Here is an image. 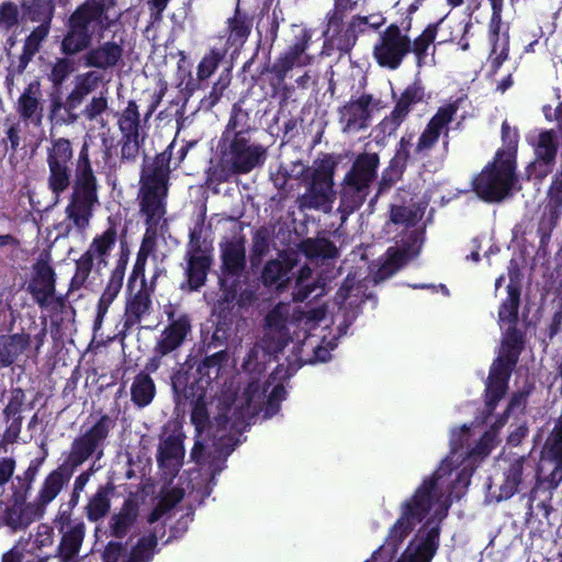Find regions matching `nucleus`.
Segmentation results:
<instances>
[{
	"mask_svg": "<svg viewBox=\"0 0 562 562\" xmlns=\"http://www.w3.org/2000/svg\"><path fill=\"white\" fill-rule=\"evenodd\" d=\"M99 469H100V467H94V464H91V467L88 470L81 472L75 479V482L72 485V493H71V496H70V499L68 503L69 507L72 508L79 503L80 495L85 491L86 485L90 481L93 473L97 472Z\"/></svg>",
	"mask_w": 562,
	"mask_h": 562,
	"instance_id": "60",
	"label": "nucleus"
},
{
	"mask_svg": "<svg viewBox=\"0 0 562 562\" xmlns=\"http://www.w3.org/2000/svg\"><path fill=\"white\" fill-rule=\"evenodd\" d=\"M76 109L68 108V103L63 102L59 98L52 101L50 104V120L57 125H70L78 121L79 115L75 112Z\"/></svg>",
	"mask_w": 562,
	"mask_h": 562,
	"instance_id": "55",
	"label": "nucleus"
},
{
	"mask_svg": "<svg viewBox=\"0 0 562 562\" xmlns=\"http://www.w3.org/2000/svg\"><path fill=\"white\" fill-rule=\"evenodd\" d=\"M26 407L27 405L25 404V394L23 390H12L9 403L3 411L8 423L4 439L8 442H14L19 438L23 419L22 413Z\"/></svg>",
	"mask_w": 562,
	"mask_h": 562,
	"instance_id": "32",
	"label": "nucleus"
},
{
	"mask_svg": "<svg viewBox=\"0 0 562 562\" xmlns=\"http://www.w3.org/2000/svg\"><path fill=\"white\" fill-rule=\"evenodd\" d=\"M296 308L288 303H279L266 317L265 335L261 342L256 344L244 361L248 371L258 370L268 356L281 351L290 339L289 326L296 319Z\"/></svg>",
	"mask_w": 562,
	"mask_h": 562,
	"instance_id": "9",
	"label": "nucleus"
},
{
	"mask_svg": "<svg viewBox=\"0 0 562 562\" xmlns=\"http://www.w3.org/2000/svg\"><path fill=\"white\" fill-rule=\"evenodd\" d=\"M143 140L144 137H122L121 159L127 162L135 161Z\"/></svg>",
	"mask_w": 562,
	"mask_h": 562,
	"instance_id": "62",
	"label": "nucleus"
},
{
	"mask_svg": "<svg viewBox=\"0 0 562 562\" xmlns=\"http://www.w3.org/2000/svg\"><path fill=\"white\" fill-rule=\"evenodd\" d=\"M156 394V387L148 373H138L131 386L132 401L138 407H145L151 403Z\"/></svg>",
	"mask_w": 562,
	"mask_h": 562,
	"instance_id": "45",
	"label": "nucleus"
},
{
	"mask_svg": "<svg viewBox=\"0 0 562 562\" xmlns=\"http://www.w3.org/2000/svg\"><path fill=\"white\" fill-rule=\"evenodd\" d=\"M54 3L50 0H33L26 7V16L32 22L50 24L54 16Z\"/></svg>",
	"mask_w": 562,
	"mask_h": 562,
	"instance_id": "53",
	"label": "nucleus"
},
{
	"mask_svg": "<svg viewBox=\"0 0 562 562\" xmlns=\"http://www.w3.org/2000/svg\"><path fill=\"white\" fill-rule=\"evenodd\" d=\"M110 507V488L100 486L86 506L87 517L90 521H98L108 515Z\"/></svg>",
	"mask_w": 562,
	"mask_h": 562,
	"instance_id": "47",
	"label": "nucleus"
},
{
	"mask_svg": "<svg viewBox=\"0 0 562 562\" xmlns=\"http://www.w3.org/2000/svg\"><path fill=\"white\" fill-rule=\"evenodd\" d=\"M171 385L178 404L194 401L195 397L205 393L203 385L196 380L191 368L186 364L181 366L171 376Z\"/></svg>",
	"mask_w": 562,
	"mask_h": 562,
	"instance_id": "31",
	"label": "nucleus"
},
{
	"mask_svg": "<svg viewBox=\"0 0 562 562\" xmlns=\"http://www.w3.org/2000/svg\"><path fill=\"white\" fill-rule=\"evenodd\" d=\"M411 52V38L396 24L385 29L373 47V55L382 67L396 69Z\"/></svg>",
	"mask_w": 562,
	"mask_h": 562,
	"instance_id": "20",
	"label": "nucleus"
},
{
	"mask_svg": "<svg viewBox=\"0 0 562 562\" xmlns=\"http://www.w3.org/2000/svg\"><path fill=\"white\" fill-rule=\"evenodd\" d=\"M184 434L179 427H165L158 437L156 461L162 480L171 484L183 465Z\"/></svg>",
	"mask_w": 562,
	"mask_h": 562,
	"instance_id": "17",
	"label": "nucleus"
},
{
	"mask_svg": "<svg viewBox=\"0 0 562 562\" xmlns=\"http://www.w3.org/2000/svg\"><path fill=\"white\" fill-rule=\"evenodd\" d=\"M24 350V341L20 336H0V364L3 367L13 363L15 358Z\"/></svg>",
	"mask_w": 562,
	"mask_h": 562,
	"instance_id": "52",
	"label": "nucleus"
},
{
	"mask_svg": "<svg viewBox=\"0 0 562 562\" xmlns=\"http://www.w3.org/2000/svg\"><path fill=\"white\" fill-rule=\"evenodd\" d=\"M515 363L516 358L507 356L506 358H497V360L492 364L485 389V406L487 414H491L494 411L498 401L504 396L507 390V382Z\"/></svg>",
	"mask_w": 562,
	"mask_h": 562,
	"instance_id": "23",
	"label": "nucleus"
},
{
	"mask_svg": "<svg viewBox=\"0 0 562 562\" xmlns=\"http://www.w3.org/2000/svg\"><path fill=\"white\" fill-rule=\"evenodd\" d=\"M299 249L306 257V262L297 272L292 296L294 301L303 302L312 294L315 297L322 295L326 283L339 274V269L335 265L338 248Z\"/></svg>",
	"mask_w": 562,
	"mask_h": 562,
	"instance_id": "6",
	"label": "nucleus"
},
{
	"mask_svg": "<svg viewBox=\"0 0 562 562\" xmlns=\"http://www.w3.org/2000/svg\"><path fill=\"white\" fill-rule=\"evenodd\" d=\"M100 81L101 76L97 71H88L76 78L75 87L88 95L97 89Z\"/></svg>",
	"mask_w": 562,
	"mask_h": 562,
	"instance_id": "64",
	"label": "nucleus"
},
{
	"mask_svg": "<svg viewBox=\"0 0 562 562\" xmlns=\"http://www.w3.org/2000/svg\"><path fill=\"white\" fill-rule=\"evenodd\" d=\"M114 423L109 416H102L92 427L76 437L64 464L72 472L88 460L97 465L104 454V448L110 430Z\"/></svg>",
	"mask_w": 562,
	"mask_h": 562,
	"instance_id": "13",
	"label": "nucleus"
},
{
	"mask_svg": "<svg viewBox=\"0 0 562 562\" xmlns=\"http://www.w3.org/2000/svg\"><path fill=\"white\" fill-rule=\"evenodd\" d=\"M249 114L239 104H234L231 117L222 134L220 144L231 142L235 136L249 137Z\"/></svg>",
	"mask_w": 562,
	"mask_h": 562,
	"instance_id": "43",
	"label": "nucleus"
},
{
	"mask_svg": "<svg viewBox=\"0 0 562 562\" xmlns=\"http://www.w3.org/2000/svg\"><path fill=\"white\" fill-rule=\"evenodd\" d=\"M456 112V104H448L438 110L418 138L414 150L417 157H424L428 154L437 143L442 130L452 121Z\"/></svg>",
	"mask_w": 562,
	"mask_h": 562,
	"instance_id": "25",
	"label": "nucleus"
},
{
	"mask_svg": "<svg viewBox=\"0 0 562 562\" xmlns=\"http://www.w3.org/2000/svg\"><path fill=\"white\" fill-rule=\"evenodd\" d=\"M423 99V90L418 86H409L402 93L391 115L401 124L411 111V106Z\"/></svg>",
	"mask_w": 562,
	"mask_h": 562,
	"instance_id": "51",
	"label": "nucleus"
},
{
	"mask_svg": "<svg viewBox=\"0 0 562 562\" xmlns=\"http://www.w3.org/2000/svg\"><path fill=\"white\" fill-rule=\"evenodd\" d=\"M439 533L437 526L428 525L422 540L408 546L397 562H430L438 549Z\"/></svg>",
	"mask_w": 562,
	"mask_h": 562,
	"instance_id": "27",
	"label": "nucleus"
},
{
	"mask_svg": "<svg viewBox=\"0 0 562 562\" xmlns=\"http://www.w3.org/2000/svg\"><path fill=\"white\" fill-rule=\"evenodd\" d=\"M50 254L43 250L34 265V274L27 290L41 307L48 306L55 294V273L49 266Z\"/></svg>",
	"mask_w": 562,
	"mask_h": 562,
	"instance_id": "22",
	"label": "nucleus"
},
{
	"mask_svg": "<svg viewBox=\"0 0 562 562\" xmlns=\"http://www.w3.org/2000/svg\"><path fill=\"white\" fill-rule=\"evenodd\" d=\"M519 300V293L507 292V297L503 301L498 312L501 323L515 324L518 315Z\"/></svg>",
	"mask_w": 562,
	"mask_h": 562,
	"instance_id": "58",
	"label": "nucleus"
},
{
	"mask_svg": "<svg viewBox=\"0 0 562 562\" xmlns=\"http://www.w3.org/2000/svg\"><path fill=\"white\" fill-rule=\"evenodd\" d=\"M562 481V416L559 418L548 437L538 470L524 457L510 461L503 472L499 482L490 485V494L497 502L508 499L516 493L531 487L529 509L533 510V502L541 485L546 488H555Z\"/></svg>",
	"mask_w": 562,
	"mask_h": 562,
	"instance_id": "2",
	"label": "nucleus"
},
{
	"mask_svg": "<svg viewBox=\"0 0 562 562\" xmlns=\"http://www.w3.org/2000/svg\"><path fill=\"white\" fill-rule=\"evenodd\" d=\"M471 437L470 428L463 425L460 429L451 431L450 446L451 453L447 457L439 468L426 480H436V474L441 468H446L442 477L445 482V495H451V490L457 486L467 487L473 472L472 460L483 458L488 454L490 436L486 434L476 447L471 450H463Z\"/></svg>",
	"mask_w": 562,
	"mask_h": 562,
	"instance_id": "5",
	"label": "nucleus"
},
{
	"mask_svg": "<svg viewBox=\"0 0 562 562\" xmlns=\"http://www.w3.org/2000/svg\"><path fill=\"white\" fill-rule=\"evenodd\" d=\"M157 546V537L151 535L138 540L132 549L126 562H149L153 558V550Z\"/></svg>",
	"mask_w": 562,
	"mask_h": 562,
	"instance_id": "56",
	"label": "nucleus"
},
{
	"mask_svg": "<svg viewBox=\"0 0 562 562\" xmlns=\"http://www.w3.org/2000/svg\"><path fill=\"white\" fill-rule=\"evenodd\" d=\"M437 35V25H428L424 32L415 38V41L411 42V52H413L416 66L418 69L425 66H432L435 64L434 55L428 54V49L432 42L435 41Z\"/></svg>",
	"mask_w": 562,
	"mask_h": 562,
	"instance_id": "42",
	"label": "nucleus"
},
{
	"mask_svg": "<svg viewBox=\"0 0 562 562\" xmlns=\"http://www.w3.org/2000/svg\"><path fill=\"white\" fill-rule=\"evenodd\" d=\"M67 32L60 44V52L74 56L90 48L94 35L70 16L66 24Z\"/></svg>",
	"mask_w": 562,
	"mask_h": 562,
	"instance_id": "34",
	"label": "nucleus"
},
{
	"mask_svg": "<svg viewBox=\"0 0 562 562\" xmlns=\"http://www.w3.org/2000/svg\"><path fill=\"white\" fill-rule=\"evenodd\" d=\"M263 391L256 383L232 400L225 395L222 412L212 425L209 423L205 393L190 401L194 405L191 420L196 430L190 457L198 464H209L212 481L223 470L227 457L237 446L238 440L235 436L249 425L258 411Z\"/></svg>",
	"mask_w": 562,
	"mask_h": 562,
	"instance_id": "1",
	"label": "nucleus"
},
{
	"mask_svg": "<svg viewBox=\"0 0 562 562\" xmlns=\"http://www.w3.org/2000/svg\"><path fill=\"white\" fill-rule=\"evenodd\" d=\"M72 71V60L68 58H59L52 68L50 79L55 85H60Z\"/></svg>",
	"mask_w": 562,
	"mask_h": 562,
	"instance_id": "63",
	"label": "nucleus"
},
{
	"mask_svg": "<svg viewBox=\"0 0 562 562\" xmlns=\"http://www.w3.org/2000/svg\"><path fill=\"white\" fill-rule=\"evenodd\" d=\"M55 525L61 535L56 550L58 562H80V550L86 536V526L82 521L72 520L68 510L59 509Z\"/></svg>",
	"mask_w": 562,
	"mask_h": 562,
	"instance_id": "19",
	"label": "nucleus"
},
{
	"mask_svg": "<svg viewBox=\"0 0 562 562\" xmlns=\"http://www.w3.org/2000/svg\"><path fill=\"white\" fill-rule=\"evenodd\" d=\"M92 265H93V252L91 251V249H89L86 251L85 255H82L77 260L76 273L71 280L72 289H79L85 283L88 276L90 274Z\"/></svg>",
	"mask_w": 562,
	"mask_h": 562,
	"instance_id": "59",
	"label": "nucleus"
},
{
	"mask_svg": "<svg viewBox=\"0 0 562 562\" xmlns=\"http://www.w3.org/2000/svg\"><path fill=\"white\" fill-rule=\"evenodd\" d=\"M226 53L227 49L225 47H213L210 53L202 58L198 66V79L205 80L210 78L217 69Z\"/></svg>",
	"mask_w": 562,
	"mask_h": 562,
	"instance_id": "54",
	"label": "nucleus"
},
{
	"mask_svg": "<svg viewBox=\"0 0 562 562\" xmlns=\"http://www.w3.org/2000/svg\"><path fill=\"white\" fill-rule=\"evenodd\" d=\"M259 384L260 385V389L263 391V395H262V398H261V403H260V406L258 407V411L256 412V414L252 416V418L255 416H257V414L259 412H263V418H270L272 417L278 411H279V404L280 402L284 398V395H285V390L282 385L278 384L276 385L272 391L270 392V394L267 396V392H268V385H267V382H260V380L258 379H254L251 380L247 387L250 385V384Z\"/></svg>",
	"mask_w": 562,
	"mask_h": 562,
	"instance_id": "44",
	"label": "nucleus"
},
{
	"mask_svg": "<svg viewBox=\"0 0 562 562\" xmlns=\"http://www.w3.org/2000/svg\"><path fill=\"white\" fill-rule=\"evenodd\" d=\"M72 147L67 138H57L52 140L47 148L46 164L48 175L46 186L54 196L55 203H58L71 184L72 180Z\"/></svg>",
	"mask_w": 562,
	"mask_h": 562,
	"instance_id": "15",
	"label": "nucleus"
},
{
	"mask_svg": "<svg viewBox=\"0 0 562 562\" xmlns=\"http://www.w3.org/2000/svg\"><path fill=\"white\" fill-rule=\"evenodd\" d=\"M50 24H40L26 37L23 53L20 57V67L24 69L32 57L38 52L42 42L48 36Z\"/></svg>",
	"mask_w": 562,
	"mask_h": 562,
	"instance_id": "49",
	"label": "nucleus"
},
{
	"mask_svg": "<svg viewBox=\"0 0 562 562\" xmlns=\"http://www.w3.org/2000/svg\"><path fill=\"white\" fill-rule=\"evenodd\" d=\"M25 553V562H48L52 557L45 552L54 543L53 529L47 525H40L34 535L20 538L18 541Z\"/></svg>",
	"mask_w": 562,
	"mask_h": 562,
	"instance_id": "26",
	"label": "nucleus"
},
{
	"mask_svg": "<svg viewBox=\"0 0 562 562\" xmlns=\"http://www.w3.org/2000/svg\"><path fill=\"white\" fill-rule=\"evenodd\" d=\"M169 319L170 324L158 338L153 357L145 364L147 372L154 373L159 368L169 367L170 362H175L177 350L191 330L190 319L187 315L175 317V314L170 313Z\"/></svg>",
	"mask_w": 562,
	"mask_h": 562,
	"instance_id": "16",
	"label": "nucleus"
},
{
	"mask_svg": "<svg viewBox=\"0 0 562 562\" xmlns=\"http://www.w3.org/2000/svg\"><path fill=\"white\" fill-rule=\"evenodd\" d=\"M19 22V9L12 2H3L0 5V31H8Z\"/></svg>",
	"mask_w": 562,
	"mask_h": 562,
	"instance_id": "61",
	"label": "nucleus"
},
{
	"mask_svg": "<svg viewBox=\"0 0 562 562\" xmlns=\"http://www.w3.org/2000/svg\"><path fill=\"white\" fill-rule=\"evenodd\" d=\"M221 158L216 167L210 169L211 177L218 181H227L234 175H246L263 166L268 153L267 147L252 142L250 137L235 136L231 142L220 144Z\"/></svg>",
	"mask_w": 562,
	"mask_h": 562,
	"instance_id": "8",
	"label": "nucleus"
},
{
	"mask_svg": "<svg viewBox=\"0 0 562 562\" xmlns=\"http://www.w3.org/2000/svg\"><path fill=\"white\" fill-rule=\"evenodd\" d=\"M171 146L144 165L140 176V212L146 216L147 229L142 246L167 245L164 224V200L168 192Z\"/></svg>",
	"mask_w": 562,
	"mask_h": 562,
	"instance_id": "4",
	"label": "nucleus"
},
{
	"mask_svg": "<svg viewBox=\"0 0 562 562\" xmlns=\"http://www.w3.org/2000/svg\"><path fill=\"white\" fill-rule=\"evenodd\" d=\"M492 42L491 52V67L493 71H496L501 65L507 59L508 56V36L504 34L499 37V33L494 35L490 32Z\"/></svg>",
	"mask_w": 562,
	"mask_h": 562,
	"instance_id": "57",
	"label": "nucleus"
},
{
	"mask_svg": "<svg viewBox=\"0 0 562 562\" xmlns=\"http://www.w3.org/2000/svg\"><path fill=\"white\" fill-rule=\"evenodd\" d=\"M119 127L122 137H144L140 133V119L138 106L130 101L119 119Z\"/></svg>",
	"mask_w": 562,
	"mask_h": 562,
	"instance_id": "48",
	"label": "nucleus"
},
{
	"mask_svg": "<svg viewBox=\"0 0 562 562\" xmlns=\"http://www.w3.org/2000/svg\"><path fill=\"white\" fill-rule=\"evenodd\" d=\"M150 306L151 301L149 297V293L143 286L136 294H134L126 302L124 314V328L130 329L136 324H138L145 315L149 314Z\"/></svg>",
	"mask_w": 562,
	"mask_h": 562,
	"instance_id": "40",
	"label": "nucleus"
},
{
	"mask_svg": "<svg viewBox=\"0 0 562 562\" xmlns=\"http://www.w3.org/2000/svg\"><path fill=\"white\" fill-rule=\"evenodd\" d=\"M70 18L94 36L102 38L105 31L119 19L114 0H86L70 14Z\"/></svg>",
	"mask_w": 562,
	"mask_h": 562,
	"instance_id": "18",
	"label": "nucleus"
},
{
	"mask_svg": "<svg viewBox=\"0 0 562 562\" xmlns=\"http://www.w3.org/2000/svg\"><path fill=\"white\" fill-rule=\"evenodd\" d=\"M514 143L515 138L510 139L509 149L499 150L494 161L475 178L474 190L481 199L498 202L510 193L517 180Z\"/></svg>",
	"mask_w": 562,
	"mask_h": 562,
	"instance_id": "10",
	"label": "nucleus"
},
{
	"mask_svg": "<svg viewBox=\"0 0 562 562\" xmlns=\"http://www.w3.org/2000/svg\"><path fill=\"white\" fill-rule=\"evenodd\" d=\"M43 516L35 503L14 502L7 507L1 521L13 532L25 530L32 522Z\"/></svg>",
	"mask_w": 562,
	"mask_h": 562,
	"instance_id": "29",
	"label": "nucleus"
},
{
	"mask_svg": "<svg viewBox=\"0 0 562 562\" xmlns=\"http://www.w3.org/2000/svg\"><path fill=\"white\" fill-rule=\"evenodd\" d=\"M426 204L422 202H411L403 205H393L391 209V222L403 225L406 229L402 238V246H418L425 243V232L417 227V223L424 216Z\"/></svg>",
	"mask_w": 562,
	"mask_h": 562,
	"instance_id": "21",
	"label": "nucleus"
},
{
	"mask_svg": "<svg viewBox=\"0 0 562 562\" xmlns=\"http://www.w3.org/2000/svg\"><path fill=\"white\" fill-rule=\"evenodd\" d=\"M379 164L375 153L357 156L342 181L341 203L345 211L353 212L363 204L372 182L376 179Z\"/></svg>",
	"mask_w": 562,
	"mask_h": 562,
	"instance_id": "12",
	"label": "nucleus"
},
{
	"mask_svg": "<svg viewBox=\"0 0 562 562\" xmlns=\"http://www.w3.org/2000/svg\"><path fill=\"white\" fill-rule=\"evenodd\" d=\"M558 151V140L554 131L541 132L536 145V164L553 165Z\"/></svg>",
	"mask_w": 562,
	"mask_h": 562,
	"instance_id": "46",
	"label": "nucleus"
},
{
	"mask_svg": "<svg viewBox=\"0 0 562 562\" xmlns=\"http://www.w3.org/2000/svg\"><path fill=\"white\" fill-rule=\"evenodd\" d=\"M446 472V468L443 467L436 474V480H424L414 495L402 503L401 516L390 529L385 543L379 551L385 548L390 550L391 553H395L398 546L426 515H430L429 519L408 546L422 540L420 536L426 531L430 522L431 526H437L439 529V522L447 516L451 505L450 495H445V482L442 477Z\"/></svg>",
	"mask_w": 562,
	"mask_h": 562,
	"instance_id": "3",
	"label": "nucleus"
},
{
	"mask_svg": "<svg viewBox=\"0 0 562 562\" xmlns=\"http://www.w3.org/2000/svg\"><path fill=\"white\" fill-rule=\"evenodd\" d=\"M418 254V248H389L386 257L376 266V271L373 274L374 283L382 282L392 277L412 258L417 257Z\"/></svg>",
	"mask_w": 562,
	"mask_h": 562,
	"instance_id": "35",
	"label": "nucleus"
},
{
	"mask_svg": "<svg viewBox=\"0 0 562 562\" xmlns=\"http://www.w3.org/2000/svg\"><path fill=\"white\" fill-rule=\"evenodd\" d=\"M123 56V47L116 42H104L89 48L82 56L85 67L106 70L115 67Z\"/></svg>",
	"mask_w": 562,
	"mask_h": 562,
	"instance_id": "28",
	"label": "nucleus"
},
{
	"mask_svg": "<svg viewBox=\"0 0 562 562\" xmlns=\"http://www.w3.org/2000/svg\"><path fill=\"white\" fill-rule=\"evenodd\" d=\"M72 191L66 207L68 218L76 225L75 234L88 225L93 209L99 204L98 180L91 167L85 144L76 161Z\"/></svg>",
	"mask_w": 562,
	"mask_h": 562,
	"instance_id": "7",
	"label": "nucleus"
},
{
	"mask_svg": "<svg viewBox=\"0 0 562 562\" xmlns=\"http://www.w3.org/2000/svg\"><path fill=\"white\" fill-rule=\"evenodd\" d=\"M72 473L74 472L63 463L44 479L36 501L34 502L43 513L46 506L50 504L68 484Z\"/></svg>",
	"mask_w": 562,
	"mask_h": 562,
	"instance_id": "30",
	"label": "nucleus"
},
{
	"mask_svg": "<svg viewBox=\"0 0 562 562\" xmlns=\"http://www.w3.org/2000/svg\"><path fill=\"white\" fill-rule=\"evenodd\" d=\"M138 517V506L133 501L124 502L120 512L114 514L109 522L110 535L124 538L133 528Z\"/></svg>",
	"mask_w": 562,
	"mask_h": 562,
	"instance_id": "39",
	"label": "nucleus"
},
{
	"mask_svg": "<svg viewBox=\"0 0 562 562\" xmlns=\"http://www.w3.org/2000/svg\"><path fill=\"white\" fill-rule=\"evenodd\" d=\"M373 111L372 97L364 94L339 109V123L344 133H357L369 126Z\"/></svg>",
	"mask_w": 562,
	"mask_h": 562,
	"instance_id": "24",
	"label": "nucleus"
},
{
	"mask_svg": "<svg viewBox=\"0 0 562 562\" xmlns=\"http://www.w3.org/2000/svg\"><path fill=\"white\" fill-rule=\"evenodd\" d=\"M306 191L296 199L301 211L315 210L329 213L336 200L334 190V167L328 161H322L308 176Z\"/></svg>",
	"mask_w": 562,
	"mask_h": 562,
	"instance_id": "14",
	"label": "nucleus"
},
{
	"mask_svg": "<svg viewBox=\"0 0 562 562\" xmlns=\"http://www.w3.org/2000/svg\"><path fill=\"white\" fill-rule=\"evenodd\" d=\"M223 277L221 285L224 292L223 301L227 304L235 302L238 310L247 311L257 300L252 285L241 282L238 278L246 266L245 248H223Z\"/></svg>",
	"mask_w": 562,
	"mask_h": 562,
	"instance_id": "11",
	"label": "nucleus"
},
{
	"mask_svg": "<svg viewBox=\"0 0 562 562\" xmlns=\"http://www.w3.org/2000/svg\"><path fill=\"white\" fill-rule=\"evenodd\" d=\"M42 92L40 82L31 81L23 93L20 95L16 103V111L23 120H30L36 125L42 122Z\"/></svg>",
	"mask_w": 562,
	"mask_h": 562,
	"instance_id": "37",
	"label": "nucleus"
},
{
	"mask_svg": "<svg viewBox=\"0 0 562 562\" xmlns=\"http://www.w3.org/2000/svg\"><path fill=\"white\" fill-rule=\"evenodd\" d=\"M123 278H124V272L122 270L115 269L112 272L110 280L106 284V288L103 291V293L100 297L99 304H98L97 321L101 319L104 316L109 306L114 301V299L117 296V294L122 288V284H123Z\"/></svg>",
	"mask_w": 562,
	"mask_h": 562,
	"instance_id": "50",
	"label": "nucleus"
},
{
	"mask_svg": "<svg viewBox=\"0 0 562 562\" xmlns=\"http://www.w3.org/2000/svg\"><path fill=\"white\" fill-rule=\"evenodd\" d=\"M211 261L209 248H193L189 252L187 267L189 290H198L204 284Z\"/></svg>",
	"mask_w": 562,
	"mask_h": 562,
	"instance_id": "38",
	"label": "nucleus"
},
{
	"mask_svg": "<svg viewBox=\"0 0 562 562\" xmlns=\"http://www.w3.org/2000/svg\"><path fill=\"white\" fill-rule=\"evenodd\" d=\"M296 256L295 251H291L282 255L281 259L267 262L262 272L263 283L270 286L276 285L278 290L284 289L290 283L289 272L294 267Z\"/></svg>",
	"mask_w": 562,
	"mask_h": 562,
	"instance_id": "33",
	"label": "nucleus"
},
{
	"mask_svg": "<svg viewBox=\"0 0 562 562\" xmlns=\"http://www.w3.org/2000/svg\"><path fill=\"white\" fill-rule=\"evenodd\" d=\"M295 38V43L278 60L277 67L283 75L293 67H303L311 61V57L305 53L311 38L310 33L304 29H299Z\"/></svg>",
	"mask_w": 562,
	"mask_h": 562,
	"instance_id": "36",
	"label": "nucleus"
},
{
	"mask_svg": "<svg viewBox=\"0 0 562 562\" xmlns=\"http://www.w3.org/2000/svg\"><path fill=\"white\" fill-rule=\"evenodd\" d=\"M337 300L339 303V316L342 321L338 325L339 333L346 334L348 327L355 322L359 315V300L358 294H351L350 290L341 286L337 292Z\"/></svg>",
	"mask_w": 562,
	"mask_h": 562,
	"instance_id": "41",
	"label": "nucleus"
}]
</instances>
